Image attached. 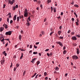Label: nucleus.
<instances>
[{"label":"nucleus","instance_id":"61","mask_svg":"<svg viewBox=\"0 0 80 80\" xmlns=\"http://www.w3.org/2000/svg\"><path fill=\"white\" fill-rule=\"evenodd\" d=\"M47 55H48V57H50V54H49L48 53H47Z\"/></svg>","mask_w":80,"mask_h":80},{"label":"nucleus","instance_id":"34","mask_svg":"<svg viewBox=\"0 0 80 80\" xmlns=\"http://www.w3.org/2000/svg\"><path fill=\"white\" fill-rule=\"evenodd\" d=\"M15 6H14L13 8V9H12V10H15L16 9V8H15Z\"/></svg>","mask_w":80,"mask_h":80},{"label":"nucleus","instance_id":"35","mask_svg":"<svg viewBox=\"0 0 80 80\" xmlns=\"http://www.w3.org/2000/svg\"><path fill=\"white\" fill-rule=\"evenodd\" d=\"M34 47L35 48H37V46H36L35 45H34Z\"/></svg>","mask_w":80,"mask_h":80},{"label":"nucleus","instance_id":"17","mask_svg":"<svg viewBox=\"0 0 80 80\" xmlns=\"http://www.w3.org/2000/svg\"><path fill=\"white\" fill-rule=\"evenodd\" d=\"M20 21V18H19V17H18L17 18V22H19Z\"/></svg>","mask_w":80,"mask_h":80},{"label":"nucleus","instance_id":"24","mask_svg":"<svg viewBox=\"0 0 80 80\" xmlns=\"http://www.w3.org/2000/svg\"><path fill=\"white\" fill-rule=\"evenodd\" d=\"M66 53H67V51H66V50H64L63 52V53L64 55H65V54Z\"/></svg>","mask_w":80,"mask_h":80},{"label":"nucleus","instance_id":"6","mask_svg":"<svg viewBox=\"0 0 80 80\" xmlns=\"http://www.w3.org/2000/svg\"><path fill=\"white\" fill-rule=\"evenodd\" d=\"M72 39L73 40H77V38L75 36H73L72 38Z\"/></svg>","mask_w":80,"mask_h":80},{"label":"nucleus","instance_id":"8","mask_svg":"<svg viewBox=\"0 0 80 80\" xmlns=\"http://www.w3.org/2000/svg\"><path fill=\"white\" fill-rule=\"evenodd\" d=\"M0 62H1V65H3V64H4V63L5 62V60H1Z\"/></svg>","mask_w":80,"mask_h":80},{"label":"nucleus","instance_id":"16","mask_svg":"<svg viewBox=\"0 0 80 80\" xmlns=\"http://www.w3.org/2000/svg\"><path fill=\"white\" fill-rule=\"evenodd\" d=\"M76 37H78V38H80V34L76 35Z\"/></svg>","mask_w":80,"mask_h":80},{"label":"nucleus","instance_id":"3","mask_svg":"<svg viewBox=\"0 0 80 80\" xmlns=\"http://www.w3.org/2000/svg\"><path fill=\"white\" fill-rule=\"evenodd\" d=\"M12 33V31H9L8 32H6L5 34L6 35H11Z\"/></svg>","mask_w":80,"mask_h":80},{"label":"nucleus","instance_id":"44","mask_svg":"<svg viewBox=\"0 0 80 80\" xmlns=\"http://www.w3.org/2000/svg\"><path fill=\"white\" fill-rule=\"evenodd\" d=\"M12 23H13V21L12 20H11L10 21V23L11 24H12Z\"/></svg>","mask_w":80,"mask_h":80},{"label":"nucleus","instance_id":"36","mask_svg":"<svg viewBox=\"0 0 80 80\" xmlns=\"http://www.w3.org/2000/svg\"><path fill=\"white\" fill-rule=\"evenodd\" d=\"M17 67H14V71H16V69H17Z\"/></svg>","mask_w":80,"mask_h":80},{"label":"nucleus","instance_id":"18","mask_svg":"<svg viewBox=\"0 0 80 80\" xmlns=\"http://www.w3.org/2000/svg\"><path fill=\"white\" fill-rule=\"evenodd\" d=\"M19 18L20 19H21V18H23L24 17H23V15H22L21 16H19Z\"/></svg>","mask_w":80,"mask_h":80},{"label":"nucleus","instance_id":"57","mask_svg":"<svg viewBox=\"0 0 80 80\" xmlns=\"http://www.w3.org/2000/svg\"><path fill=\"white\" fill-rule=\"evenodd\" d=\"M62 26H61L59 27V29L60 30H61L62 29Z\"/></svg>","mask_w":80,"mask_h":80},{"label":"nucleus","instance_id":"39","mask_svg":"<svg viewBox=\"0 0 80 80\" xmlns=\"http://www.w3.org/2000/svg\"><path fill=\"white\" fill-rule=\"evenodd\" d=\"M25 73H26V72H25V71H24L23 73V76H24V75H25Z\"/></svg>","mask_w":80,"mask_h":80},{"label":"nucleus","instance_id":"41","mask_svg":"<svg viewBox=\"0 0 80 80\" xmlns=\"http://www.w3.org/2000/svg\"><path fill=\"white\" fill-rule=\"evenodd\" d=\"M21 33L22 34H23V30H21Z\"/></svg>","mask_w":80,"mask_h":80},{"label":"nucleus","instance_id":"64","mask_svg":"<svg viewBox=\"0 0 80 80\" xmlns=\"http://www.w3.org/2000/svg\"><path fill=\"white\" fill-rule=\"evenodd\" d=\"M7 46H8V42H7L6 44V45L5 47H7Z\"/></svg>","mask_w":80,"mask_h":80},{"label":"nucleus","instance_id":"25","mask_svg":"<svg viewBox=\"0 0 80 80\" xmlns=\"http://www.w3.org/2000/svg\"><path fill=\"white\" fill-rule=\"evenodd\" d=\"M53 11L55 13L56 12H57V11H56V9H55V8H53Z\"/></svg>","mask_w":80,"mask_h":80},{"label":"nucleus","instance_id":"14","mask_svg":"<svg viewBox=\"0 0 80 80\" xmlns=\"http://www.w3.org/2000/svg\"><path fill=\"white\" fill-rule=\"evenodd\" d=\"M74 7H76L77 8H78L79 7V6L77 4H75L74 5Z\"/></svg>","mask_w":80,"mask_h":80},{"label":"nucleus","instance_id":"28","mask_svg":"<svg viewBox=\"0 0 80 80\" xmlns=\"http://www.w3.org/2000/svg\"><path fill=\"white\" fill-rule=\"evenodd\" d=\"M16 67H17V68H18V67L19 66H20V65H19V64H16Z\"/></svg>","mask_w":80,"mask_h":80},{"label":"nucleus","instance_id":"40","mask_svg":"<svg viewBox=\"0 0 80 80\" xmlns=\"http://www.w3.org/2000/svg\"><path fill=\"white\" fill-rule=\"evenodd\" d=\"M7 21L8 23H9V18H8L7 19Z\"/></svg>","mask_w":80,"mask_h":80},{"label":"nucleus","instance_id":"33","mask_svg":"<svg viewBox=\"0 0 80 80\" xmlns=\"http://www.w3.org/2000/svg\"><path fill=\"white\" fill-rule=\"evenodd\" d=\"M72 2H71V4L72 5H73L74 4V1H72Z\"/></svg>","mask_w":80,"mask_h":80},{"label":"nucleus","instance_id":"2","mask_svg":"<svg viewBox=\"0 0 80 80\" xmlns=\"http://www.w3.org/2000/svg\"><path fill=\"white\" fill-rule=\"evenodd\" d=\"M24 17H27L28 16V13L27 12V9H25V11L24 12Z\"/></svg>","mask_w":80,"mask_h":80},{"label":"nucleus","instance_id":"55","mask_svg":"<svg viewBox=\"0 0 80 80\" xmlns=\"http://www.w3.org/2000/svg\"><path fill=\"white\" fill-rule=\"evenodd\" d=\"M71 31H70V30H69L68 32V33H70V32Z\"/></svg>","mask_w":80,"mask_h":80},{"label":"nucleus","instance_id":"12","mask_svg":"<svg viewBox=\"0 0 80 80\" xmlns=\"http://www.w3.org/2000/svg\"><path fill=\"white\" fill-rule=\"evenodd\" d=\"M23 53H22L21 56L20 57V59H22V58H23Z\"/></svg>","mask_w":80,"mask_h":80},{"label":"nucleus","instance_id":"27","mask_svg":"<svg viewBox=\"0 0 80 80\" xmlns=\"http://www.w3.org/2000/svg\"><path fill=\"white\" fill-rule=\"evenodd\" d=\"M59 69V68H58V67H57L56 68L55 70H56V71H58Z\"/></svg>","mask_w":80,"mask_h":80},{"label":"nucleus","instance_id":"58","mask_svg":"<svg viewBox=\"0 0 80 80\" xmlns=\"http://www.w3.org/2000/svg\"><path fill=\"white\" fill-rule=\"evenodd\" d=\"M65 48H66V47H65V46H64V47L63 48V50H65Z\"/></svg>","mask_w":80,"mask_h":80},{"label":"nucleus","instance_id":"1","mask_svg":"<svg viewBox=\"0 0 80 80\" xmlns=\"http://www.w3.org/2000/svg\"><path fill=\"white\" fill-rule=\"evenodd\" d=\"M8 4L10 3L11 5H13L15 2V0H12V1L10 0H8Z\"/></svg>","mask_w":80,"mask_h":80},{"label":"nucleus","instance_id":"9","mask_svg":"<svg viewBox=\"0 0 80 80\" xmlns=\"http://www.w3.org/2000/svg\"><path fill=\"white\" fill-rule=\"evenodd\" d=\"M16 19H17V15H15L13 18V20L14 21L16 20Z\"/></svg>","mask_w":80,"mask_h":80},{"label":"nucleus","instance_id":"10","mask_svg":"<svg viewBox=\"0 0 80 80\" xmlns=\"http://www.w3.org/2000/svg\"><path fill=\"white\" fill-rule=\"evenodd\" d=\"M19 39L20 40H21L22 39V35H19Z\"/></svg>","mask_w":80,"mask_h":80},{"label":"nucleus","instance_id":"13","mask_svg":"<svg viewBox=\"0 0 80 80\" xmlns=\"http://www.w3.org/2000/svg\"><path fill=\"white\" fill-rule=\"evenodd\" d=\"M3 30V27L1 28H0V32H2Z\"/></svg>","mask_w":80,"mask_h":80},{"label":"nucleus","instance_id":"54","mask_svg":"<svg viewBox=\"0 0 80 80\" xmlns=\"http://www.w3.org/2000/svg\"><path fill=\"white\" fill-rule=\"evenodd\" d=\"M39 44V42H36L35 44L36 45H38Z\"/></svg>","mask_w":80,"mask_h":80},{"label":"nucleus","instance_id":"22","mask_svg":"<svg viewBox=\"0 0 80 80\" xmlns=\"http://www.w3.org/2000/svg\"><path fill=\"white\" fill-rule=\"evenodd\" d=\"M36 75H37V73H35L34 75L32 77V78H33V77H35Z\"/></svg>","mask_w":80,"mask_h":80},{"label":"nucleus","instance_id":"60","mask_svg":"<svg viewBox=\"0 0 80 80\" xmlns=\"http://www.w3.org/2000/svg\"><path fill=\"white\" fill-rule=\"evenodd\" d=\"M63 13L62 12L61 13V16H62V15H63Z\"/></svg>","mask_w":80,"mask_h":80},{"label":"nucleus","instance_id":"20","mask_svg":"<svg viewBox=\"0 0 80 80\" xmlns=\"http://www.w3.org/2000/svg\"><path fill=\"white\" fill-rule=\"evenodd\" d=\"M61 31H58V35H60L61 34Z\"/></svg>","mask_w":80,"mask_h":80},{"label":"nucleus","instance_id":"29","mask_svg":"<svg viewBox=\"0 0 80 80\" xmlns=\"http://www.w3.org/2000/svg\"><path fill=\"white\" fill-rule=\"evenodd\" d=\"M5 6H6V4H3V8H5Z\"/></svg>","mask_w":80,"mask_h":80},{"label":"nucleus","instance_id":"49","mask_svg":"<svg viewBox=\"0 0 80 80\" xmlns=\"http://www.w3.org/2000/svg\"><path fill=\"white\" fill-rule=\"evenodd\" d=\"M44 76L47 75V72H45L44 73Z\"/></svg>","mask_w":80,"mask_h":80},{"label":"nucleus","instance_id":"43","mask_svg":"<svg viewBox=\"0 0 80 80\" xmlns=\"http://www.w3.org/2000/svg\"><path fill=\"white\" fill-rule=\"evenodd\" d=\"M71 34H72V35H74V34H75V32H71Z\"/></svg>","mask_w":80,"mask_h":80},{"label":"nucleus","instance_id":"46","mask_svg":"<svg viewBox=\"0 0 80 80\" xmlns=\"http://www.w3.org/2000/svg\"><path fill=\"white\" fill-rule=\"evenodd\" d=\"M35 59H37V58H34L33 59H32V61H33V62H34V61H35Z\"/></svg>","mask_w":80,"mask_h":80},{"label":"nucleus","instance_id":"50","mask_svg":"<svg viewBox=\"0 0 80 80\" xmlns=\"http://www.w3.org/2000/svg\"><path fill=\"white\" fill-rule=\"evenodd\" d=\"M49 50V49H47L46 50H45V52H48V51Z\"/></svg>","mask_w":80,"mask_h":80},{"label":"nucleus","instance_id":"21","mask_svg":"<svg viewBox=\"0 0 80 80\" xmlns=\"http://www.w3.org/2000/svg\"><path fill=\"white\" fill-rule=\"evenodd\" d=\"M59 38H60V39H61L62 40L63 39V37L60 36V37H59Z\"/></svg>","mask_w":80,"mask_h":80},{"label":"nucleus","instance_id":"7","mask_svg":"<svg viewBox=\"0 0 80 80\" xmlns=\"http://www.w3.org/2000/svg\"><path fill=\"white\" fill-rule=\"evenodd\" d=\"M57 43H58V44H59V45H60L61 47H62V46H63L62 43L60 42H57Z\"/></svg>","mask_w":80,"mask_h":80},{"label":"nucleus","instance_id":"42","mask_svg":"<svg viewBox=\"0 0 80 80\" xmlns=\"http://www.w3.org/2000/svg\"><path fill=\"white\" fill-rule=\"evenodd\" d=\"M74 20H75V19H74V18H72V22H74Z\"/></svg>","mask_w":80,"mask_h":80},{"label":"nucleus","instance_id":"59","mask_svg":"<svg viewBox=\"0 0 80 80\" xmlns=\"http://www.w3.org/2000/svg\"><path fill=\"white\" fill-rule=\"evenodd\" d=\"M49 55L52 56V53L51 52L49 54Z\"/></svg>","mask_w":80,"mask_h":80},{"label":"nucleus","instance_id":"32","mask_svg":"<svg viewBox=\"0 0 80 80\" xmlns=\"http://www.w3.org/2000/svg\"><path fill=\"white\" fill-rule=\"evenodd\" d=\"M51 2V0H48V3H50Z\"/></svg>","mask_w":80,"mask_h":80},{"label":"nucleus","instance_id":"45","mask_svg":"<svg viewBox=\"0 0 80 80\" xmlns=\"http://www.w3.org/2000/svg\"><path fill=\"white\" fill-rule=\"evenodd\" d=\"M16 8H18V5H16L15 7Z\"/></svg>","mask_w":80,"mask_h":80},{"label":"nucleus","instance_id":"38","mask_svg":"<svg viewBox=\"0 0 80 80\" xmlns=\"http://www.w3.org/2000/svg\"><path fill=\"white\" fill-rule=\"evenodd\" d=\"M77 54H79V53H80V51H77Z\"/></svg>","mask_w":80,"mask_h":80},{"label":"nucleus","instance_id":"56","mask_svg":"<svg viewBox=\"0 0 80 80\" xmlns=\"http://www.w3.org/2000/svg\"><path fill=\"white\" fill-rule=\"evenodd\" d=\"M21 51H25V50H23V49H21Z\"/></svg>","mask_w":80,"mask_h":80},{"label":"nucleus","instance_id":"52","mask_svg":"<svg viewBox=\"0 0 80 80\" xmlns=\"http://www.w3.org/2000/svg\"><path fill=\"white\" fill-rule=\"evenodd\" d=\"M11 15V13L10 12L8 14V15Z\"/></svg>","mask_w":80,"mask_h":80},{"label":"nucleus","instance_id":"4","mask_svg":"<svg viewBox=\"0 0 80 80\" xmlns=\"http://www.w3.org/2000/svg\"><path fill=\"white\" fill-rule=\"evenodd\" d=\"M72 59H74V60H77L78 59V57L76 55H74L72 56Z\"/></svg>","mask_w":80,"mask_h":80},{"label":"nucleus","instance_id":"19","mask_svg":"<svg viewBox=\"0 0 80 80\" xmlns=\"http://www.w3.org/2000/svg\"><path fill=\"white\" fill-rule=\"evenodd\" d=\"M78 23H79V22H76V24L77 26H78V25H79V24Z\"/></svg>","mask_w":80,"mask_h":80},{"label":"nucleus","instance_id":"47","mask_svg":"<svg viewBox=\"0 0 80 80\" xmlns=\"http://www.w3.org/2000/svg\"><path fill=\"white\" fill-rule=\"evenodd\" d=\"M53 32H52L50 33V35H51V36H52V34H53Z\"/></svg>","mask_w":80,"mask_h":80},{"label":"nucleus","instance_id":"51","mask_svg":"<svg viewBox=\"0 0 80 80\" xmlns=\"http://www.w3.org/2000/svg\"><path fill=\"white\" fill-rule=\"evenodd\" d=\"M12 62H11V65H10V68H12Z\"/></svg>","mask_w":80,"mask_h":80},{"label":"nucleus","instance_id":"63","mask_svg":"<svg viewBox=\"0 0 80 80\" xmlns=\"http://www.w3.org/2000/svg\"><path fill=\"white\" fill-rule=\"evenodd\" d=\"M45 80H48V77H46L45 78Z\"/></svg>","mask_w":80,"mask_h":80},{"label":"nucleus","instance_id":"48","mask_svg":"<svg viewBox=\"0 0 80 80\" xmlns=\"http://www.w3.org/2000/svg\"><path fill=\"white\" fill-rule=\"evenodd\" d=\"M38 74L35 77V78H36V79H37V77H38Z\"/></svg>","mask_w":80,"mask_h":80},{"label":"nucleus","instance_id":"37","mask_svg":"<svg viewBox=\"0 0 80 80\" xmlns=\"http://www.w3.org/2000/svg\"><path fill=\"white\" fill-rule=\"evenodd\" d=\"M37 53H38L37 52H33V54H34V55L35 54H37Z\"/></svg>","mask_w":80,"mask_h":80},{"label":"nucleus","instance_id":"23","mask_svg":"<svg viewBox=\"0 0 80 80\" xmlns=\"http://www.w3.org/2000/svg\"><path fill=\"white\" fill-rule=\"evenodd\" d=\"M74 14L75 15L76 17V18H77L78 16H77V14L75 12H74Z\"/></svg>","mask_w":80,"mask_h":80},{"label":"nucleus","instance_id":"62","mask_svg":"<svg viewBox=\"0 0 80 80\" xmlns=\"http://www.w3.org/2000/svg\"><path fill=\"white\" fill-rule=\"evenodd\" d=\"M46 21H47V18H45L44 20V22H45Z\"/></svg>","mask_w":80,"mask_h":80},{"label":"nucleus","instance_id":"31","mask_svg":"<svg viewBox=\"0 0 80 80\" xmlns=\"http://www.w3.org/2000/svg\"><path fill=\"white\" fill-rule=\"evenodd\" d=\"M37 65H38V64L40 63V61H38L37 62Z\"/></svg>","mask_w":80,"mask_h":80},{"label":"nucleus","instance_id":"11","mask_svg":"<svg viewBox=\"0 0 80 80\" xmlns=\"http://www.w3.org/2000/svg\"><path fill=\"white\" fill-rule=\"evenodd\" d=\"M3 37L2 35V34H0V40H1V39H2V38Z\"/></svg>","mask_w":80,"mask_h":80},{"label":"nucleus","instance_id":"53","mask_svg":"<svg viewBox=\"0 0 80 80\" xmlns=\"http://www.w3.org/2000/svg\"><path fill=\"white\" fill-rule=\"evenodd\" d=\"M32 48V45H31L30 47V48Z\"/></svg>","mask_w":80,"mask_h":80},{"label":"nucleus","instance_id":"15","mask_svg":"<svg viewBox=\"0 0 80 80\" xmlns=\"http://www.w3.org/2000/svg\"><path fill=\"white\" fill-rule=\"evenodd\" d=\"M5 52H6L5 51L3 52V55H4L5 56H7V53H6Z\"/></svg>","mask_w":80,"mask_h":80},{"label":"nucleus","instance_id":"30","mask_svg":"<svg viewBox=\"0 0 80 80\" xmlns=\"http://www.w3.org/2000/svg\"><path fill=\"white\" fill-rule=\"evenodd\" d=\"M30 17H31L29 16V18H28V20H29V21H31V19H30Z\"/></svg>","mask_w":80,"mask_h":80},{"label":"nucleus","instance_id":"26","mask_svg":"<svg viewBox=\"0 0 80 80\" xmlns=\"http://www.w3.org/2000/svg\"><path fill=\"white\" fill-rule=\"evenodd\" d=\"M8 26H7V25L6 24L5 25V28L6 29H7V28H8Z\"/></svg>","mask_w":80,"mask_h":80},{"label":"nucleus","instance_id":"5","mask_svg":"<svg viewBox=\"0 0 80 80\" xmlns=\"http://www.w3.org/2000/svg\"><path fill=\"white\" fill-rule=\"evenodd\" d=\"M27 23H26V25H27L28 27H29L30 25V23L29 22V21L28 20H27Z\"/></svg>","mask_w":80,"mask_h":80}]
</instances>
